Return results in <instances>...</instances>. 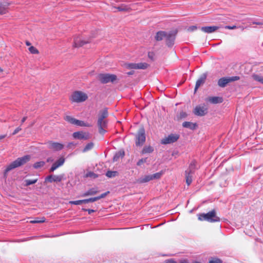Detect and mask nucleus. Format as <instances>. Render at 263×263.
Returning a JSON list of instances; mask_svg holds the SVG:
<instances>
[{"label": "nucleus", "instance_id": "f257e3e1", "mask_svg": "<svg viewBox=\"0 0 263 263\" xmlns=\"http://www.w3.org/2000/svg\"><path fill=\"white\" fill-rule=\"evenodd\" d=\"M198 219L200 221H207L209 222H216L220 221V218L217 215L215 210H213L207 213H201L198 215Z\"/></svg>", "mask_w": 263, "mask_h": 263}, {"label": "nucleus", "instance_id": "f03ea898", "mask_svg": "<svg viewBox=\"0 0 263 263\" xmlns=\"http://www.w3.org/2000/svg\"><path fill=\"white\" fill-rule=\"evenodd\" d=\"M30 157L28 155L18 158L6 167L4 172V175L6 176L7 174L12 169L24 165L30 160Z\"/></svg>", "mask_w": 263, "mask_h": 263}, {"label": "nucleus", "instance_id": "7ed1b4c3", "mask_svg": "<svg viewBox=\"0 0 263 263\" xmlns=\"http://www.w3.org/2000/svg\"><path fill=\"white\" fill-rule=\"evenodd\" d=\"M197 162L195 160H193L187 170L185 171V179L186 184L189 185L192 182L193 175L195 170L197 169L196 166Z\"/></svg>", "mask_w": 263, "mask_h": 263}, {"label": "nucleus", "instance_id": "20e7f679", "mask_svg": "<svg viewBox=\"0 0 263 263\" xmlns=\"http://www.w3.org/2000/svg\"><path fill=\"white\" fill-rule=\"evenodd\" d=\"M97 79L102 84L109 82L114 83L117 79L116 75L110 73H100L98 74Z\"/></svg>", "mask_w": 263, "mask_h": 263}, {"label": "nucleus", "instance_id": "39448f33", "mask_svg": "<svg viewBox=\"0 0 263 263\" xmlns=\"http://www.w3.org/2000/svg\"><path fill=\"white\" fill-rule=\"evenodd\" d=\"M88 98L87 95L80 91L74 92L70 97V100L72 102H82L86 100Z\"/></svg>", "mask_w": 263, "mask_h": 263}, {"label": "nucleus", "instance_id": "423d86ee", "mask_svg": "<svg viewBox=\"0 0 263 263\" xmlns=\"http://www.w3.org/2000/svg\"><path fill=\"white\" fill-rule=\"evenodd\" d=\"M239 79L240 77L238 76L222 77L218 81V85L221 87H225L228 83L239 80Z\"/></svg>", "mask_w": 263, "mask_h": 263}, {"label": "nucleus", "instance_id": "0eeeda50", "mask_svg": "<svg viewBox=\"0 0 263 263\" xmlns=\"http://www.w3.org/2000/svg\"><path fill=\"white\" fill-rule=\"evenodd\" d=\"M145 141V130L143 128L139 129L138 132L136 137V146H141Z\"/></svg>", "mask_w": 263, "mask_h": 263}, {"label": "nucleus", "instance_id": "6e6552de", "mask_svg": "<svg viewBox=\"0 0 263 263\" xmlns=\"http://www.w3.org/2000/svg\"><path fill=\"white\" fill-rule=\"evenodd\" d=\"M48 148L53 151H59L64 148V145L61 143L49 141L46 143Z\"/></svg>", "mask_w": 263, "mask_h": 263}, {"label": "nucleus", "instance_id": "1a4fd4ad", "mask_svg": "<svg viewBox=\"0 0 263 263\" xmlns=\"http://www.w3.org/2000/svg\"><path fill=\"white\" fill-rule=\"evenodd\" d=\"M162 175V173H157L152 175H146L145 176H143L139 179V182L140 183H145L151 180H152L153 179H157L161 177Z\"/></svg>", "mask_w": 263, "mask_h": 263}, {"label": "nucleus", "instance_id": "9d476101", "mask_svg": "<svg viewBox=\"0 0 263 263\" xmlns=\"http://www.w3.org/2000/svg\"><path fill=\"white\" fill-rule=\"evenodd\" d=\"M179 138V136L178 134H171L167 137H165L162 139L161 141V144H167L173 143L177 141Z\"/></svg>", "mask_w": 263, "mask_h": 263}, {"label": "nucleus", "instance_id": "9b49d317", "mask_svg": "<svg viewBox=\"0 0 263 263\" xmlns=\"http://www.w3.org/2000/svg\"><path fill=\"white\" fill-rule=\"evenodd\" d=\"M64 178V175H50L47 176L45 179V182H60Z\"/></svg>", "mask_w": 263, "mask_h": 263}, {"label": "nucleus", "instance_id": "f8f14e48", "mask_svg": "<svg viewBox=\"0 0 263 263\" xmlns=\"http://www.w3.org/2000/svg\"><path fill=\"white\" fill-rule=\"evenodd\" d=\"M193 113L197 116H204L208 113V108L204 106L198 105L193 111Z\"/></svg>", "mask_w": 263, "mask_h": 263}, {"label": "nucleus", "instance_id": "ddd939ff", "mask_svg": "<svg viewBox=\"0 0 263 263\" xmlns=\"http://www.w3.org/2000/svg\"><path fill=\"white\" fill-rule=\"evenodd\" d=\"M72 136L74 139L79 140H87L90 138V135L88 133L82 131L73 133Z\"/></svg>", "mask_w": 263, "mask_h": 263}, {"label": "nucleus", "instance_id": "4468645a", "mask_svg": "<svg viewBox=\"0 0 263 263\" xmlns=\"http://www.w3.org/2000/svg\"><path fill=\"white\" fill-rule=\"evenodd\" d=\"M176 33V32L173 31L168 33L166 32L165 38L166 39V44L168 47H172L174 45Z\"/></svg>", "mask_w": 263, "mask_h": 263}, {"label": "nucleus", "instance_id": "2eb2a0df", "mask_svg": "<svg viewBox=\"0 0 263 263\" xmlns=\"http://www.w3.org/2000/svg\"><path fill=\"white\" fill-rule=\"evenodd\" d=\"M65 161V159L64 157H60L58 160L53 163L51 167L49 169V172H53L58 167L62 166L64 164Z\"/></svg>", "mask_w": 263, "mask_h": 263}, {"label": "nucleus", "instance_id": "dca6fc26", "mask_svg": "<svg viewBox=\"0 0 263 263\" xmlns=\"http://www.w3.org/2000/svg\"><path fill=\"white\" fill-rule=\"evenodd\" d=\"M107 121L106 120H102L101 122H99V120H98L97 124L99 127V133L103 135L106 132L105 128L107 127Z\"/></svg>", "mask_w": 263, "mask_h": 263}, {"label": "nucleus", "instance_id": "f3484780", "mask_svg": "<svg viewBox=\"0 0 263 263\" xmlns=\"http://www.w3.org/2000/svg\"><path fill=\"white\" fill-rule=\"evenodd\" d=\"M220 27L213 26H205L201 28V30L206 33H211L215 32L218 30Z\"/></svg>", "mask_w": 263, "mask_h": 263}, {"label": "nucleus", "instance_id": "a211bd4d", "mask_svg": "<svg viewBox=\"0 0 263 263\" xmlns=\"http://www.w3.org/2000/svg\"><path fill=\"white\" fill-rule=\"evenodd\" d=\"M206 78V75L205 73L202 74L200 78L197 80L195 87V92L197 91L198 88L203 85L205 81Z\"/></svg>", "mask_w": 263, "mask_h": 263}, {"label": "nucleus", "instance_id": "6ab92c4d", "mask_svg": "<svg viewBox=\"0 0 263 263\" xmlns=\"http://www.w3.org/2000/svg\"><path fill=\"white\" fill-rule=\"evenodd\" d=\"M109 192L107 191L104 193L102 194L101 195H100L99 196L92 197V198H90L88 199H85V203H88L89 202H93L96 201L100 199L104 198V197H106V196H107L109 194Z\"/></svg>", "mask_w": 263, "mask_h": 263}, {"label": "nucleus", "instance_id": "aec40b11", "mask_svg": "<svg viewBox=\"0 0 263 263\" xmlns=\"http://www.w3.org/2000/svg\"><path fill=\"white\" fill-rule=\"evenodd\" d=\"M206 101L212 104L221 103L223 102V100L220 97H210L206 99Z\"/></svg>", "mask_w": 263, "mask_h": 263}, {"label": "nucleus", "instance_id": "412c9836", "mask_svg": "<svg viewBox=\"0 0 263 263\" xmlns=\"http://www.w3.org/2000/svg\"><path fill=\"white\" fill-rule=\"evenodd\" d=\"M98 119L100 122L101 120H105L108 116V110L107 108H104L103 110H100L99 112Z\"/></svg>", "mask_w": 263, "mask_h": 263}, {"label": "nucleus", "instance_id": "4be33fe9", "mask_svg": "<svg viewBox=\"0 0 263 263\" xmlns=\"http://www.w3.org/2000/svg\"><path fill=\"white\" fill-rule=\"evenodd\" d=\"M88 43V41H84L81 40L79 37H76L74 38V47H79L82 46L83 45Z\"/></svg>", "mask_w": 263, "mask_h": 263}, {"label": "nucleus", "instance_id": "5701e85b", "mask_svg": "<svg viewBox=\"0 0 263 263\" xmlns=\"http://www.w3.org/2000/svg\"><path fill=\"white\" fill-rule=\"evenodd\" d=\"M99 192V191L96 188H91L88 190L87 191L85 192L82 195V197H86L88 196L94 195L97 194Z\"/></svg>", "mask_w": 263, "mask_h": 263}, {"label": "nucleus", "instance_id": "b1692460", "mask_svg": "<svg viewBox=\"0 0 263 263\" xmlns=\"http://www.w3.org/2000/svg\"><path fill=\"white\" fill-rule=\"evenodd\" d=\"M113 8L117 9L119 11L129 12L131 9L130 8L125 4H121L118 7H114Z\"/></svg>", "mask_w": 263, "mask_h": 263}, {"label": "nucleus", "instance_id": "393cba45", "mask_svg": "<svg viewBox=\"0 0 263 263\" xmlns=\"http://www.w3.org/2000/svg\"><path fill=\"white\" fill-rule=\"evenodd\" d=\"M182 126L183 127L189 128L190 129H195L196 127V124L193 123L191 122H184L182 124Z\"/></svg>", "mask_w": 263, "mask_h": 263}, {"label": "nucleus", "instance_id": "a878e982", "mask_svg": "<svg viewBox=\"0 0 263 263\" xmlns=\"http://www.w3.org/2000/svg\"><path fill=\"white\" fill-rule=\"evenodd\" d=\"M166 35V32L164 31H159L157 33L155 36V39L157 41H160L163 40Z\"/></svg>", "mask_w": 263, "mask_h": 263}, {"label": "nucleus", "instance_id": "bb28decb", "mask_svg": "<svg viewBox=\"0 0 263 263\" xmlns=\"http://www.w3.org/2000/svg\"><path fill=\"white\" fill-rule=\"evenodd\" d=\"M37 180V178H35L33 179H26L24 181V186H28L30 185L36 183Z\"/></svg>", "mask_w": 263, "mask_h": 263}, {"label": "nucleus", "instance_id": "cd10ccee", "mask_svg": "<svg viewBox=\"0 0 263 263\" xmlns=\"http://www.w3.org/2000/svg\"><path fill=\"white\" fill-rule=\"evenodd\" d=\"M125 155L124 152L123 151H120L118 153H117L113 158V161L114 162L117 161L120 157H123Z\"/></svg>", "mask_w": 263, "mask_h": 263}, {"label": "nucleus", "instance_id": "c85d7f7f", "mask_svg": "<svg viewBox=\"0 0 263 263\" xmlns=\"http://www.w3.org/2000/svg\"><path fill=\"white\" fill-rule=\"evenodd\" d=\"M65 120L67 121L68 122L72 124H77V119H74V118L70 116H66L64 118Z\"/></svg>", "mask_w": 263, "mask_h": 263}, {"label": "nucleus", "instance_id": "c756f323", "mask_svg": "<svg viewBox=\"0 0 263 263\" xmlns=\"http://www.w3.org/2000/svg\"><path fill=\"white\" fill-rule=\"evenodd\" d=\"M149 65L146 63H137L136 69H145Z\"/></svg>", "mask_w": 263, "mask_h": 263}, {"label": "nucleus", "instance_id": "7c9ffc66", "mask_svg": "<svg viewBox=\"0 0 263 263\" xmlns=\"http://www.w3.org/2000/svg\"><path fill=\"white\" fill-rule=\"evenodd\" d=\"M154 151V148L151 146H146L144 147L142 151V154L151 153Z\"/></svg>", "mask_w": 263, "mask_h": 263}, {"label": "nucleus", "instance_id": "2f4dec72", "mask_svg": "<svg viewBox=\"0 0 263 263\" xmlns=\"http://www.w3.org/2000/svg\"><path fill=\"white\" fill-rule=\"evenodd\" d=\"M8 5L0 4V14H5L8 11Z\"/></svg>", "mask_w": 263, "mask_h": 263}, {"label": "nucleus", "instance_id": "473e14b6", "mask_svg": "<svg viewBox=\"0 0 263 263\" xmlns=\"http://www.w3.org/2000/svg\"><path fill=\"white\" fill-rule=\"evenodd\" d=\"M118 175V172L117 171H108L106 173V176L108 178H113Z\"/></svg>", "mask_w": 263, "mask_h": 263}, {"label": "nucleus", "instance_id": "72a5a7b5", "mask_svg": "<svg viewBox=\"0 0 263 263\" xmlns=\"http://www.w3.org/2000/svg\"><path fill=\"white\" fill-rule=\"evenodd\" d=\"M253 79L257 82H260L263 84V77L259 74H254L252 76Z\"/></svg>", "mask_w": 263, "mask_h": 263}, {"label": "nucleus", "instance_id": "f704fd0d", "mask_svg": "<svg viewBox=\"0 0 263 263\" xmlns=\"http://www.w3.org/2000/svg\"><path fill=\"white\" fill-rule=\"evenodd\" d=\"M187 116V114L183 111H180L177 115V120H181L185 118Z\"/></svg>", "mask_w": 263, "mask_h": 263}, {"label": "nucleus", "instance_id": "c9c22d12", "mask_svg": "<svg viewBox=\"0 0 263 263\" xmlns=\"http://www.w3.org/2000/svg\"><path fill=\"white\" fill-rule=\"evenodd\" d=\"M45 164V162L44 161H41L36 162L33 164V167L35 168H41L44 166Z\"/></svg>", "mask_w": 263, "mask_h": 263}, {"label": "nucleus", "instance_id": "e433bc0d", "mask_svg": "<svg viewBox=\"0 0 263 263\" xmlns=\"http://www.w3.org/2000/svg\"><path fill=\"white\" fill-rule=\"evenodd\" d=\"M70 204L80 205L83 203H85V199L79 200L76 201H70L69 202Z\"/></svg>", "mask_w": 263, "mask_h": 263}, {"label": "nucleus", "instance_id": "4c0bfd02", "mask_svg": "<svg viewBox=\"0 0 263 263\" xmlns=\"http://www.w3.org/2000/svg\"><path fill=\"white\" fill-rule=\"evenodd\" d=\"M93 146V143L90 142V143H88L85 146V147L84 148L83 151V152H86L91 149V148H92Z\"/></svg>", "mask_w": 263, "mask_h": 263}, {"label": "nucleus", "instance_id": "58836bf2", "mask_svg": "<svg viewBox=\"0 0 263 263\" xmlns=\"http://www.w3.org/2000/svg\"><path fill=\"white\" fill-rule=\"evenodd\" d=\"M77 125L80 126H86V127H89L90 126L89 124L85 123L83 121L77 120Z\"/></svg>", "mask_w": 263, "mask_h": 263}, {"label": "nucleus", "instance_id": "ea45409f", "mask_svg": "<svg viewBox=\"0 0 263 263\" xmlns=\"http://www.w3.org/2000/svg\"><path fill=\"white\" fill-rule=\"evenodd\" d=\"M29 51L32 54H37L39 51L37 49L33 46H31L29 48Z\"/></svg>", "mask_w": 263, "mask_h": 263}, {"label": "nucleus", "instance_id": "a19ab883", "mask_svg": "<svg viewBox=\"0 0 263 263\" xmlns=\"http://www.w3.org/2000/svg\"><path fill=\"white\" fill-rule=\"evenodd\" d=\"M222 260L218 258H213L209 261V263H222Z\"/></svg>", "mask_w": 263, "mask_h": 263}, {"label": "nucleus", "instance_id": "79ce46f5", "mask_svg": "<svg viewBox=\"0 0 263 263\" xmlns=\"http://www.w3.org/2000/svg\"><path fill=\"white\" fill-rule=\"evenodd\" d=\"M137 63H128L126 64V67L129 69H136Z\"/></svg>", "mask_w": 263, "mask_h": 263}, {"label": "nucleus", "instance_id": "37998d69", "mask_svg": "<svg viewBox=\"0 0 263 263\" xmlns=\"http://www.w3.org/2000/svg\"><path fill=\"white\" fill-rule=\"evenodd\" d=\"M147 158H142L140 159L138 162L137 163V165L138 166H140L143 164L144 163L146 162Z\"/></svg>", "mask_w": 263, "mask_h": 263}, {"label": "nucleus", "instance_id": "c03bdc74", "mask_svg": "<svg viewBox=\"0 0 263 263\" xmlns=\"http://www.w3.org/2000/svg\"><path fill=\"white\" fill-rule=\"evenodd\" d=\"M86 177H92V178H97L98 177V176H97V175L95 174L93 172H88L86 174Z\"/></svg>", "mask_w": 263, "mask_h": 263}, {"label": "nucleus", "instance_id": "a18cd8bd", "mask_svg": "<svg viewBox=\"0 0 263 263\" xmlns=\"http://www.w3.org/2000/svg\"><path fill=\"white\" fill-rule=\"evenodd\" d=\"M155 54L153 52H149L148 53V57L151 59L152 61H154L155 60L154 58Z\"/></svg>", "mask_w": 263, "mask_h": 263}, {"label": "nucleus", "instance_id": "49530a36", "mask_svg": "<svg viewBox=\"0 0 263 263\" xmlns=\"http://www.w3.org/2000/svg\"><path fill=\"white\" fill-rule=\"evenodd\" d=\"M82 210L84 211H87L89 214H91L92 213H93L96 212V210H92V209H82Z\"/></svg>", "mask_w": 263, "mask_h": 263}, {"label": "nucleus", "instance_id": "de8ad7c7", "mask_svg": "<svg viewBox=\"0 0 263 263\" xmlns=\"http://www.w3.org/2000/svg\"><path fill=\"white\" fill-rule=\"evenodd\" d=\"M224 28L226 29H235L238 27H237L236 26L233 25L232 26H226Z\"/></svg>", "mask_w": 263, "mask_h": 263}, {"label": "nucleus", "instance_id": "09e8293b", "mask_svg": "<svg viewBox=\"0 0 263 263\" xmlns=\"http://www.w3.org/2000/svg\"><path fill=\"white\" fill-rule=\"evenodd\" d=\"M44 221H45V218H43V219L41 220H32V221H31L30 222L32 223H41V222H43Z\"/></svg>", "mask_w": 263, "mask_h": 263}, {"label": "nucleus", "instance_id": "8fccbe9b", "mask_svg": "<svg viewBox=\"0 0 263 263\" xmlns=\"http://www.w3.org/2000/svg\"><path fill=\"white\" fill-rule=\"evenodd\" d=\"M22 128L20 127H17L14 130V132H13L12 133V135H14L15 134H16L18 132H20V130H21Z\"/></svg>", "mask_w": 263, "mask_h": 263}, {"label": "nucleus", "instance_id": "3c124183", "mask_svg": "<svg viewBox=\"0 0 263 263\" xmlns=\"http://www.w3.org/2000/svg\"><path fill=\"white\" fill-rule=\"evenodd\" d=\"M197 29V26H192L189 27V28L188 29V30L191 31H194L195 30H196Z\"/></svg>", "mask_w": 263, "mask_h": 263}, {"label": "nucleus", "instance_id": "603ef678", "mask_svg": "<svg viewBox=\"0 0 263 263\" xmlns=\"http://www.w3.org/2000/svg\"><path fill=\"white\" fill-rule=\"evenodd\" d=\"M165 263H177L176 261L172 259H167L165 261Z\"/></svg>", "mask_w": 263, "mask_h": 263}, {"label": "nucleus", "instance_id": "864d4df0", "mask_svg": "<svg viewBox=\"0 0 263 263\" xmlns=\"http://www.w3.org/2000/svg\"><path fill=\"white\" fill-rule=\"evenodd\" d=\"M27 117H24L23 118V119L21 120V124H22L27 119Z\"/></svg>", "mask_w": 263, "mask_h": 263}, {"label": "nucleus", "instance_id": "5fc2aeb1", "mask_svg": "<svg viewBox=\"0 0 263 263\" xmlns=\"http://www.w3.org/2000/svg\"><path fill=\"white\" fill-rule=\"evenodd\" d=\"M53 159L52 158H51V157L48 158L47 159V162H52V161H53Z\"/></svg>", "mask_w": 263, "mask_h": 263}, {"label": "nucleus", "instance_id": "6e6d98bb", "mask_svg": "<svg viewBox=\"0 0 263 263\" xmlns=\"http://www.w3.org/2000/svg\"><path fill=\"white\" fill-rule=\"evenodd\" d=\"M134 73V71H133V70H132V71H129V72H128L127 73V74H128V75H132V74H133Z\"/></svg>", "mask_w": 263, "mask_h": 263}, {"label": "nucleus", "instance_id": "4d7b16f0", "mask_svg": "<svg viewBox=\"0 0 263 263\" xmlns=\"http://www.w3.org/2000/svg\"><path fill=\"white\" fill-rule=\"evenodd\" d=\"M6 135H1L0 136V140L5 138L6 137Z\"/></svg>", "mask_w": 263, "mask_h": 263}, {"label": "nucleus", "instance_id": "13d9d810", "mask_svg": "<svg viewBox=\"0 0 263 263\" xmlns=\"http://www.w3.org/2000/svg\"><path fill=\"white\" fill-rule=\"evenodd\" d=\"M253 24H256V25H261L262 24V23L260 22H254Z\"/></svg>", "mask_w": 263, "mask_h": 263}, {"label": "nucleus", "instance_id": "bf43d9fd", "mask_svg": "<svg viewBox=\"0 0 263 263\" xmlns=\"http://www.w3.org/2000/svg\"><path fill=\"white\" fill-rule=\"evenodd\" d=\"M30 43L29 42H26V45H28V46H29L30 45Z\"/></svg>", "mask_w": 263, "mask_h": 263}]
</instances>
